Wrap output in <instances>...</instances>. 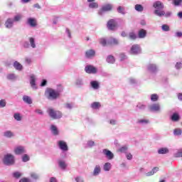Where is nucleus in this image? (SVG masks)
<instances>
[{
  "label": "nucleus",
  "mask_w": 182,
  "mask_h": 182,
  "mask_svg": "<svg viewBox=\"0 0 182 182\" xmlns=\"http://www.w3.org/2000/svg\"><path fill=\"white\" fill-rule=\"evenodd\" d=\"M117 12L119 14H122V15H124L125 12H124V8L123 6H118L117 8Z\"/></svg>",
  "instance_id": "52"
},
{
  "label": "nucleus",
  "mask_w": 182,
  "mask_h": 182,
  "mask_svg": "<svg viewBox=\"0 0 182 182\" xmlns=\"http://www.w3.org/2000/svg\"><path fill=\"white\" fill-rule=\"evenodd\" d=\"M28 42L31 48H32L33 49H36V43L35 42V38L33 37H29Z\"/></svg>",
  "instance_id": "31"
},
{
  "label": "nucleus",
  "mask_w": 182,
  "mask_h": 182,
  "mask_svg": "<svg viewBox=\"0 0 182 182\" xmlns=\"http://www.w3.org/2000/svg\"><path fill=\"white\" fill-rule=\"evenodd\" d=\"M109 124H112V126H116V124H117V120L113 119H110Z\"/></svg>",
  "instance_id": "62"
},
{
  "label": "nucleus",
  "mask_w": 182,
  "mask_h": 182,
  "mask_svg": "<svg viewBox=\"0 0 182 182\" xmlns=\"http://www.w3.org/2000/svg\"><path fill=\"white\" fill-rule=\"evenodd\" d=\"M161 29L164 32H168L170 31V26L167 24H164L161 26Z\"/></svg>",
  "instance_id": "46"
},
{
  "label": "nucleus",
  "mask_w": 182,
  "mask_h": 182,
  "mask_svg": "<svg viewBox=\"0 0 182 182\" xmlns=\"http://www.w3.org/2000/svg\"><path fill=\"white\" fill-rule=\"evenodd\" d=\"M107 26L109 31H116L117 29V22L114 19H110L108 21Z\"/></svg>",
  "instance_id": "7"
},
{
  "label": "nucleus",
  "mask_w": 182,
  "mask_h": 182,
  "mask_svg": "<svg viewBox=\"0 0 182 182\" xmlns=\"http://www.w3.org/2000/svg\"><path fill=\"white\" fill-rule=\"evenodd\" d=\"M89 8L91 9H97L99 8V4L97 2H92L89 4Z\"/></svg>",
  "instance_id": "41"
},
{
  "label": "nucleus",
  "mask_w": 182,
  "mask_h": 182,
  "mask_svg": "<svg viewBox=\"0 0 182 182\" xmlns=\"http://www.w3.org/2000/svg\"><path fill=\"white\" fill-rule=\"evenodd\" d=\"M90 107H92L93 110H97L102 107V104L99 102H94L90 105Z\"/></svg>",
  "instance_id": "28"
},
{
  "label": "nucleus",
  "mask_w": 182,
  "mask_h": 182,
  "mask_svg": "<svg viewBox=\"0 0 182 182\" xmlns=\"http://www.w3.org/2000/svg\"><path fill=\"white\" fill-rule=\"evenodd\" d=\"M64 107L65 109H68V110H72V109H73V107H75V105L72 102L71 103L68 102V103L65 104Z\"/></svg>",
  "instance_id": "44"
},
{
  "label": "nucleus",
  "mask_w": 182,
  "mask_h": 182,
  "mask_svg": "<svg viewBox=\"0 0 182 182\" xmlns=\"http://www.w3.org/2000/svg\"><path fill=\"white\" fill-rule=\"evenodd\" d=\"M127 150H129V148L127 147V146H122L121 147H119L118 149V151L119 153H124V154H127Z\"/></svg>",
  "instance_id": "39"
},
{
  "label": "nucleus",
  "mask_w": 182,
  "mask_h": 182,
  "mask_svg": "<svg viewBox=\"0 0 182 182\" xmlns=\"http://www.w3.org/2000/svg\"><path fill=\"white\" fill-rule=\"evenodd\" d=\"M47 112L48 113V116H50V117L54 120L61 119L62 117V112L60 111H56L53 108H48Z\"/></svg>",
  "instance_id": "4"
},
{
  "label": "nucleus",
  "mask_w": 182,
  "mask_h": 182,
  "mask_svg": "<svg viewBox=\"0 0 182 182\" xmlns=\"http://www.w3.org/2000/svg\"><path fill=\"white\" fill-rule=\"evenodd\" d=\"M159 171V167H154L151 171L147 172L146 173V176L147 177H150V176H154V174H156Z\"/></svg>",
  "instance_id": "35"
},
{
  "label": "nucleus",
  "mask_w": 182,
  "mask_h": 182,
  "mask_svg": "<svg viewBox=\"0 0 182 182\" xmlns=\"http://www.w3.org/2000/svg\"><path fill=\"white\" fill-rule=\"evenodd\" d=\"M101 173H102V166H100V165H95L92 171L93 177H97L100 176Z\"/></svg>",
  "instance_id": "13"
},
{
  "label": "nucleus",
  "mask_w": 182,
  "mask_h": 182,
  "mask_svg": "<svg viewBox=\"0 0 182 182\" xmlns=\"http://www.w3.org/2000/svg\"><path fill=\"white\" fill-rule=\"evenodd\" d=\"M22 19V16L21 14H17L14 16V18H13L14 22H19V21H21Z\"/></svg>",
  "instance_id": "47"
},
{
  "label": "nucleus",
  "mask_w": 182,
  "mask_h": 182,
  "mask_svg": "<svg viewBox=\"0 0 182 182\" xmlns=\"http://www.w3.org/2000/svg\"><path fill=\"white\" fill-rule=\"evenodd\" d=\"M129 39L134 41V39H137V36L134 32L129 33Z\"/></svg>",
  "instance_id": "53"
},
{
  "label": "nucleus",
  "mask_w": 182,
  "mask_h": 182,
  "mask_svg": "<svg viewBox=\"0 0 182 182\" xmlns=\"http://www.w3.org/2000/svg\"><path fill=\"white\" fill-rule=\"evenodd\" d=\"M154 14L156 15V16H165V18H170L171 15H173V13L171 11H166L164 12V11H159V10H155Z\"/></svg>",
  "instance_id": "8"
},
{
  "label": "nucleus",
  "mask_w": 182,
  "mask_h": 182,
  "mask_svg": "<svg viewBox=\"0 0 182 182\" xmlns=\"http://www.w3.org/2000/svg\"><path fill=\"white\" fill-rule=\"evenodd\" d=\"M95 146H96V143H95V141L88 140L85 144V149H92V147H95Z\"/></svg>",
  "instance_id": "30"
},
{
  "label": "nucleus",
  "mask_w": 182,
  "mask_h": 182,
  "mask_svg": "<svg viewBox=\"0 0 182 182\" xmlns=\"http://www.w3.org/2000/svg\"><path fill=\"white\" fill-rule=\"evenodd\" d=\"M174 157H182V149L178 150L176 153L174 154Z\"/></svg>",
  "instance_id": "55"
},
{
  "label": "nucleus",
  "mask_w": 182,
  "mask_h": 182,
  "mask_svg": "<svg viewBox=\"0 0 182 182\" xmlns=\"http://www.w3.org/2000/svg\"><path fill=\"white\" fill-rule=\"evenodd\" d=\"M131 55H140L141 53V48L139 45L134 44L131 47L130 49Z\"/></svg>",
  "instance_id": "6"
},
{
  "label": "nucleus",
  "mask_w": 182,
  "mask_h": 182,
  "mask_svg": "<svg viewBox=\"0 0 182 182\" xmlns=\"http://www.w3.org/2000/svg\"><path fill=\"white\" fill-rule=\"evenodd\" d=\"M27 23L28 25H29V26H31V28H35V26H36V19L33 18H28L27 19Z\"/></svg>",
  "instance_id": "26"
},
{
  "label": "nucleus",
  "mask_w": 182,
  "mask_h": 182,
  "mask_svg": "<svg viewBox=\"0 0 182 182\" xmlns=\"http://www.w3.org/2000/svg\"><path fill=\"white\" fill-rule=\"evenodd\" d=\"M103 170L104 171H110L112 170V164L110 162H106L103 165Z\"/></svg>",
  "instance_id": "33"
},
{
  "label": "nucleus",
  "mask_w": 182,
  "mask_h": 182,
  "mask_svg": "<svg viewBox=\"0 0 182 182\" xmlns=\"http://www.w3.org/2000/svg\"><path fill=\"white\" fill-rule=\"evenodd\" d=\"M134 9L136 12H143V11H144V7H143L141 4H136Z\"/></svg>",
  "instance_id": "38"
},
{
  "label": "nucleus",
  "mask_w": 182,
  "mask_h": 182,
  "mask_svg": "<svg viewBox=\"0 0 182 182\" xmlns=\"http://www.w3.org/2000/svg\"><path fill=\"white\" fill-rule=\"evenodd\" d=\"M50 130L53 136H59V129L55 124H51L50 126Z\"/></svg>",
  "instance_id": "19"
},
{
  "label": "nucleus",
  "mask_w": 182,
  "mask_h": 182,
  "mask_svg": "<svg viewBox=\"0 0 182 182\" xmlns=\"http://www.w3.org/2000/svg\"><path fill=\"white\" fill-rule=\"evenodd\" d=\"M13 66H14V69H16V70H18L19 72H21V70H23V65H22V64H21L18 61H15L13 64Z\"/></svg>",
  "instance_id": "27"
},
{
  "label": "nucleus",
  "mask_w": 182,
  "mask_h": 182,
  "mask_svg": "<svg viewBox=\"0 0 182 182\" xmlns=\"http://www.w3.org/2000/svg\"><path fill=\"white\" fill-rule=\"evenodd\" d=\"M57 144L59 147V149L63 151V152L60 154V157H63V159L66 158V151L69 150V147L68 146L66 141L60 140L57 142Z\"/></svg>",
  "instance_id": "2"
},
{
  "label": "nucleus",
  "mask_w": 182,
  "mask_h": 182,
  "mask_svg": "<svg viewBox=\"0 0 182 182\" xmlns=\"http://www.w3.org/2000/svg\"><path fill=\"white\" fill-rule=\"evenodd\" d=\"M173 1L176 6H178V5H180V4H181L182 2V0H173Z\"/></svg>",
  "instance_id": "64"
},
{
  "label": "nucleus",
  "mask_w": 182,
  "mask_h": 182,
  "mask_svg": "<svg viewBox=\"0 0 182 182\" xmlns=\"http://www.w3.org/2000/svg\"><path fill=\"white\" fill-rule=\"evenodd\" d=\"M150 121L146 119H140L136 121L137 124H141V126H146V124H149Z\"/></svg>",
  "instance_id": "29"
},
{
  "label": "nucleus",
  "mask_w": 182,
  "mask_h": 182,
  "mask_svg": "<svg viewBox=\"0 0 182 182\" xmlns=\"http://www.w3.org/2000/svg\"><path fill=\"white\" fill-rule=\"evenodd\" d=\"M76 182H85V178L82 176H77L75 178Z\"/></svg>",
  "instance_id": "54"
},
{
  "label": "nucleus",
  "mask_w": 182,
  "mask_h": 182,
  "mask_svg": "<svg viewBox=\"0 0 182 182\" xmlns=\"http://www.w3.org/2000/svg\"><path fill=\"white\" fill-rule=\"evenodd\" d=\"M45 95L49 100H56L60 96V90L47 88Z\"/></svg>",
  "instance_id": "1"
},
{
  "label": "nucleus",
  "mask_w": 182,
  "mask_h": 182,
  "mask_svg": "<svg viewBox=\"0 0 182 182\" xmlns=\"http://www.w3.org/2000/svg\"><path fill=\"white\" fill-rule=\"evenodd\" d=\"M159 154H167L168 153V149L167 148H161L158 150Z\"/></svg>",
  "instance_id": "42"
},
{
  "label": "nucleus",
  "mask_w": 182,
  "mask_h": 182,
  "mask_svg": "<svg viewBox=\"0 0 182 182\" xmlns=\"http://www.w3.org/2000/svg\"><path fill=\"white\" fill-rule=\"evenodd\" d=\"M153 6L155 8V11H160L164 8V5L160 1H155L153 4Z\"/></svg>",
  "instance_id": "21"
},
{
  "label": "nucleus",
  "mask_w": 182,
  "mask_h": 182,
  "mask_svg": "<svg viewBox=\"0 0 182 182\" xmlns=\"http://www.w3.org/2000/svg\"><path fill=\"white\" fill-rule=\"evenodd\" d=\"M23 163H28L29 160H31V158L29 157V155L26 154H23V155L21 157Z\"/></svg>",
  "instance_id": "40"
},
{
  "label": "nucleus",
  "mask_w": 182,
  "mask_h": 182,
  "mask_svg": "<svg viewBox=\"0 0 182 182\" xmlns=\"http://www.w3.org/2000/svg\"><path fill=\"white\" fill-rule=\"evenodd\" d=\"M3 163L5 166H14L15 164V156L11 154L4 155Z\"/></svg>",
  "instance_id": "3"
},
{
  "label": "nucleus",
  "mask_w": 182,
  "mask_h": 182,
  "mask_svg": "<svg viewBox=\"0 0 182 182\" xmlns=\"http://www.w3.org/2000/svg\"><path fill=\"white\" fill-rule=\"evenodd\" d=\"M21 176H22V174L18 171H16L13 173V177H14V178H19Z\"/></svg>",
  "instance_id": "56"
},
{
  "label": "nucleus",
  "mask_w": 182,
  "mask_h": 182,
  "mask_svg": "<svg viewBox=\"0 0 182 182\" xmlns=\"http://www.w3.org/2000/svg\"><path fill=\"white\" fill-rule=\"evenodd\" d=\"M182 130L181 129H175L173 130V134L175 136H181Z\"/></svg>",
  "instance_id": "48"
},
{
  "label": "nucleus",
  "mask_w": 182,
  "mask_h": 182,
  "mask_svg": "<svg viewBox=\"0 0 182 182\" xmlns=\"http://www.w3.org/2000/svg\"><path fill=\"white\" fill-rule=\"evenodd\" d=\"M14 18H9L6 19L4 23L5 28H6L7 29H12L14 28Z\"/></svg>",
  "instance_id": "15"
},
{
  "label": "nucleus",
  "mask_w": 182,
  "mask_h": 182,
  "mask_svg": "<svg viewBox=\"0 0 182 182\" xmlns=\"http://www.w3.org/2000/svg\"><path fill=\"white\" fill-rule=\"evenodd\" d=\"M65 33L68 38H72V34H71L70 30H69V28L65 29Z\"/></svg>",
  "instance_id": "63"
},
{
  "label": "nucleus",
  "mask_w": 182,
  "mask_h": 182,
  "mask_svg": "<svg viewBox=\"0 0 182 182\" xmlns=\"http://www.w3.org/2000/svg\"><path fill=\"white\" fill-rule=\"evenodd\" d=\"M6 106V101L5 100H0V107H5Z\"/></svg>",
  "instance_id": "61"
},
{
  "label": "nucleus",
  "mask_w": 182,
  "mask_h": 182,
  "mask_svg": "<svg viewBox=\"0 0 182 182\" xmlns=\"http://www.w3.org/2000/svg\"><path fill=\"white\" fill-rule=\"evenodd\" d=\"M58 163L61 170H66V168L68 167V164H66V161L65 160L58 159Z\"/></svg>",
  "instance_id": "23"
},
{
  "label": "nucleus",
  "mask_w": 182,
  "mask_h": 182,
  "mask_svg": "<svg viewBox=\"0 0 182 182\" xmlns=\"http://www.w3.org/2000/svg\"><path fill=\"white\" fill-rule=\"evenodd\" d=\"M113 9V5L110 4H104L98 11V15L102 16L105 12H110Z\"/></svg>",
  "instance_id": "5"
},
{
  "label": "nucleus",
  "mask_w": 182,
  "mask_h": 182,
  "mask_svg": "<svg viewBox=\"0 0 182 182\" xmlns=\"http://www.w3.org/2000/svg\"><path fill=\"white\" fill-rule=\"evenodd\" d=\"M102 153L108 160H113L114 159V154L107 149H103Z\"/></svg>",
  "instance_id": "11"
},
{
  "label": "nucleus",
  "mask_w": 182,
  "mask_h": 182,
  "mask_svg": "<svg viewBox=\"0 0 182 182\" xmlns=\"http://www.w3.org/2000/svg\"><path fill=\"white\" fill-rule=\"evenodd\" d=\"M6 79H8V80H16L18 75L15 73H9L6 75Z\"/></svg>",
  "instance_id": "34"
},
{
  "label": "nucleus",
  "mask_w": 182,
  "mask_h": 182,
  "mask_svg": "<svg viewBox=\"0 0 182 182\" xmlns=\"http://www.w3.org/2000/svg\"><path fill=\"white\" fill-rule=\"evenodd\" d=\"M136 108L139 109V110H146V105L141 103H139L136 105Z\"/></svg>",
  "instance_id": "51"
},
{
  "label": "nucleus",
  "mask_w": 182,
  "mask_h": 182,
  "mask_svg": "<svg viewBox=\"0 0 182 182\" xmlns=\"http://www.w3.org/2000/svg\"><path fill=\"white\" fill-rule=\"evenodd\" d=\"M119 59L120 60H126V59H127V55H126V54L124 53H120L119 54Z\"/></svg>",
  "instance_id": "57"
},
{
  "label": "nucleus",
  "mask_w": 182,
  "mask_h": 182,
  "mask_svg": "<svg viewBox=\"0 0 182 182\" xmlns=\"http://www.w3.org/2000/svg\"><path fill=\"white\" fill-rule=\"evenodd\" d=\"M23 102L27 105H32V98L28 95H23Z\"/></svg>",
  "instance_id": "32"
},
{
  "label": "nucleus",
  "mask_w": 182,
  "mask_h": 182,
  "mask_svg": "<svg viewBox=\"0 0 182 182\" xmlns=\"http://www.w3.org/2000/svg\"><path fill=\"white\" fill-rule=\"evenodd\" d=\"M3 135L6 139H12V138L15 137V132L11 131V130H7L4 132Z\"/></svg>",
  "instance_id": "22"
},
{
  "label": "nucleus",
  "mask_w": 182,
  "mask_h": 182,
  "mask_svg": "<svg viewBox=\"0 0 182 182\" xmlns=\"http://www.w3.org/2000/svg\"><path fill=\"white\" fill-rule=\"evenodd\" d=\"M147 36V31L143 28L139 31L138 32V37L139 39H144Z\"/></svg>",
  "instance_id": "25"
},
{
  "label": "nucleus",
  "mask_w": 182,
  "mask_h": 182,
  "mask_svg": "<svg viewBox=\"0 0 182 182\" xmlns=\"http://www.w3.org/2000/svg\"><path fill=\"white\" fill-rule=\"evenodd\" d=\"M96 56V51L93 49H90L85 51V58L87 59H92Z\"/></svg>",
  "instance_id": "18"
},
{
  "label": "nucleus",
  "mask_w": 182,
  "mask_h": 182,
  "mask_svg": "<svg viewBox=\"0 0 182 182\" xmlns=\"http://www.w3.org/2000/svg\"><path fill=\"white\" fill-rule=\"evenodd\" d=\"M107 45L117 46V45H119V40L113 37H110L107 39Z\"/></svg>",
  "instance_id": "20"
},
{
  "label": "nucleus",
  "mask_w": 182,
  "mask_h": 182,
  "mask_svg": "<svg viewBox=\"0 0 182 182\" xmlns=\"http://www.w3.org/2000/svg\"><path fill=\"white\" fill-rule=\"evenodd\" d=\"M90 85L94 90H99L100 89V82L97 80H91Z\"/></svg>",
  "instance_id": "17"
},
{
  "label": "nucleus",
  "mask_w": 182,
  "mask_h": 182,
  "mask_svg": "<svg viewBox=\"0 0 182 182\" xmlns=\"http://www.w3.org/2000/svg\"><path fill=\"white\" fill-rule=\"evenodd\" d=\"M151 102H157L159 100V95L157 94L151 95Z\"/></svg>",
  "instance_id": "45"
},
{
  "label": "nucleus",
  "mask_w": 182,
  "mask_h": 182,
  "mask_svg": "<svg viewBox=\"0 0 182 182\" xmlns=\"http://www.w3.org/2000/svg\"><path fill=\"white\" fill-rule=\"evenodd\" d=\"M25 63L26 65H31V63H32V58L29 57H26L25 58Z\"/></svg>",
  "instance_id": "58"
},
{
  "label": "nucleus",
  "mask_w": 182,
  "mask_h": 182,
  "mask_svg": "<svg viewBox=\"0 0 182 182\" xmlns=\"http://www.w3.org/2000/svg\"><path fill=\"white\" fill-rule=\"evenodd\" d=\"M106 61L107 62V63L113 64L116 62V59L114 58V56L109 55L107 57Z\"/></svg>",
  "instance_id": "36"
},
{
  "label": "nucleus",
  "mask_w": 182,
  "mask_h": 182,
  "mask_svg": "<svg viewBox=\"0 0 182 182\" xmlns=\"http://www.w3.org/2000/svg\"><path fill=\"white\" fill-rule=\"evenodd\" d=\"M129 82L130 85H136V83H137L136 80L133 77H130L129 79Z\"/></svg>",
  "instance_id": "60"
},
{
  "label": "nucleus",
  "mask_w": 182,
  "mask_h": 182,
  "mask_svg": "<svg viewBox=\"0 0 182 182\" xmlns=\"http://www.w3.org/2000/svg\"><path fill=\"white\" fill-rule=\"evenodd\" d=\"M100 43L102 46H106L107 45V40L106 38H100Z\"/></svg>",
  "instance_id": "49"
},
{
  "label": "nucleus",
  "mask_w": 182,
  "mask_h": 182,
  "mask_svg": "<svg viewBox=\"0 0 182 182\" xmlns=\"http://www.w3.org/2000/svg\"><path fill=\"white\" fill-rule=\"evenodd\" d=\"M85 71L90 75H95L97 73V68L93 65H87L85 68Z\"/></svg>",
  "instance_id": "9"
},
{
  "label": "nucleus",
  "mask_w": 182,
  "mask_h": 182,
  "mask_svg": "<svg viewBox=\"0 0 182 182\" xmlns=\"http://www.w3.org/2000/svg\"><path fill=\"white\" fill-rule=\"evenodd\" d=\"M30 85L33 90L38 89V87H36V76L35 75H30Z\"/></svg>",
  "instance_id": "12"
},
{
  "label": "nucleus",
  "mask_w": 182,
  "mask_h": 182,
  "mask_svg": "<svg viewBox=\"0 0 182 182\" xmlns=\"http://www.w3.org/2000/svg\"><path fill=\"white\" fill-rule=\"evenodd\" d=\"M75 87L77 89H82L85 86V82H83V78L77 77L75 82Z\"/></svg>",
  "instance_id": "14"
},
{
  "label": "nucleus",
  "mask_w": 182,
  "mask_h": 182,
  "mask_svg": "<svg viewBox=\"0 0 182 182\" xmlns=\"http://www.w3.org/2000/svg\"><path fill=\"white\" fill-rule=\"evenodd\" d=\"M171 119L172 122H178V120H180V115L177 113H173L171 116Z\"/></svg>",
  "instance_id": "37"
},
{
  "label": "nucleus",
  "mask_w": 182,
  "mask_h": 182,
  "mask_svg": "<svg viewBox=\"0 0 182 182\" xmlns=\"http://www.w3.org/2000/svg\"><path fill=\"white\" fill-rule=\"evenodd\" d=\"M14 117L16 120V122H21L22 120V115H21L20 113H14Z\"/></svg>",
  "instance_id": "43"
},
{
  "label": "nucleus",
  "mask_w": 182,
  "mask_h": 182,
  "mask_svg": "<svg viewBox=\"0 0 182 182\" xmlns=\"http://www.w3.org/2000/svg\"><path fill=\"white\" fill-rule=\"evenodd\" d=\"M146 69L149 73H156L158 70L157 65L156 64H148Z\"/></svg>",
  "instance_id": "16"
},
{
  "label": "nucleus",
  "mask_w": 182,
  "mask_h": 182,
  "mask_svg": "<svg viewBox=\"0 0 182 182\" xmlns=\"http://www.w3.org/2000/svg\"><path fill=\"white\" fill-rule=\"evenodd\" d=\"M14 153L17 156H20L21 154H26V149L25 148V146H18L16 148H14Z\"/></svg>",
  "instance_id": "10"
},
{
  "label": "nucleus",
  "mask_w": 182,
  "mask_h": 182,
  "mask_svg": "<svg viewBox=\"0 0 182 182\" xmlns=\"http://www.w3.org/2000/svg\"><path fill=\"white\" fill-rule=\"evenodd\" d=\"M160 105L159 104H153L149 106V110L151 112H160Z\"/></svg>",
  "instance_id": "24"
},
{
  "label": "nucleus",
  "mask_w": 182,
  "mask_h": 182,
  "mask_svg": "<svg viewBox=\"0 0 182 182\" xmlns=\"http://www.w3.org/2000/svg\"><path fill=\"white\" fill-rule=\"evenodd\" d=\"M31 177L33 180H38V178H39V176L37 173H31Z\"/></svg>",
  "instance_id": "59"
},
{
  "label": "nucleus",
  "mask_w": 182,
  "mask_h": 182,
  "mask_svg": "<svg viewBox=\"0 0 182 182\" xmlns=\"http://www.w3.org/2000/svg\"><path fill=\"white\" fill-rule=\"evenodd\" d=\"M175 68L176 69V70H180V69H182V63L180 61L176 62V63L175 64Z\"/></svg>",
  "instance_id": "50"
}]
</instances>
